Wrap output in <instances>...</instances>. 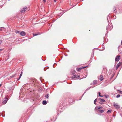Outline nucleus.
I'll return each mask as SVG.
<instances>
[{"label": "nucleus", "mask_w": 122, "mask_h": 122, "mask_svg": "<svg viewBox=\"0 0 122 122\" xmlns=\"http://www.w3.org/2000/svg\"><path fill=\"white\" fill-rule=\"evenodd\" d=\"M118 51H120L119 50V47H118Z\"/></svg>", "instance_id": "33"}, {"label": "nucleus", "mask_w": 122, "mask_h": 122, "mask_svg": "<svg viewBox=\"0 0 122 122\" xmlns=\"http://www.w3.org/2000/svg\"><path fill=\"white\" fill-rule=\"evenodd\" d=\"M40 34V33H38V34H36V33H33V35L34 36H36L37 35H39Z\"/></svg>", "instance_id": "16"}, {"label": "nucleus", "mask_w": 122, "mask_h": 122, "mask_svg": "<svg viewBox=\"0 0 122 122\" xmlns=\"http://www.w3.org/2000/svg\"><path fill=\"white\" fill-rule=\"evenodd\" d=\"M97 82V81L95 80L93 81V84H96Z\"/></svg>", "instance_id": "14"}, {"label": "nucleus", "mask_w": 122, "mask_h": 122, "mask_svg": "<svg viewBox=\"0 0 122 122\" xmlns=\"http://www.w3.org/2000/svg\"><path fill=\"white\" fill-rule=\"evenodd\" d=\"M47 104V102L46 101L44 100L42 102V104L43 105H45Z\"/></svg>", "instance_id": "12"}, {"label": "nucleus", "mask_w": 122, "mask_h": 122, "mask_svg": "<svg viewBox=\"0 0 122 122\" xmlns=\"http://www.w3.org/2000/svg\"><path fill=\"white\" fill-rule=\"evenodd\" d=\"M113 104L114 107L115 108L117 109H119L120 108V106L117 103H115V102L113 103Z\"/></svg>", "instance_id": "3"}, {"label": "nucleus", "mask_w": 122, "mask_h": 122, "mask_svg": "<svg viewBox=\"0 0 122 122\" xmlns=\"http://www.w3.org/2000/svg\"><path fill=\"white\" fill-rule=\"evenodd\" d=\"M120 95L119 94L117 95L116 96V97L117 98H118L120 97Z\"/></svg>", "instance_id": "24"}, {"label": "nucleus", "mask_w": 122, "mask_h": 122, "mask_svg": "<svg viewBox=\"0 0 122 122\" xmlns=\"http://www.w3.org/2000/svg\"><path fill=\"white\" fill-rule=\"evenodd\" d=\"M116 10V7H114L113 8V10L114 11H115V10Z\"/></svg>", "instance_id": "26"}, {"label": "nucleus", "mask_w": 122, "mask_h": 122, "mask_svg": "<svg viewBox=\"0 0 122 122\" xmlns=\"http://www.w3.org/2000/svg\"><path fill=\"white\" fill-rule=\"evenodd\" d=\"M121 43L122 45V41H121Z\"/></svg>", "instance_id": "36"}, {"label": "nucleus", "mask_w": 122, "mask_h": 122, "mask_svg": "<svg viewBox=\"0 0 122 122\" xmlns=\"http://www.w3.org/2000/svg\"><path fill=\"white\" fill-rule=\"evenodd\" d=\"M99 99L101 100L100 101L101 102H105V101L104 99H102L101 98H100Z\"/></svg>", "instance_id": "20"}, {"label": "nucleus", "mask_w": 122, "mask_h": 122, "mask_svg": "<svg viewBox=\"0 0 122 122\" xmlns=\"http://www.w3.org/2000/svg\"><path fill=\"white\" fill-rule=\"evenodd\" d=\"M112 28V27L111 25V26H110V25L108 24V25H107L106 27V30L107 31L110 30Z\"/></svg>", "instance_id": "4"}, {"label": "nucleus", "mask_w": 122, "mask_h": 122, "mask_svg": "<svg viewBox=\"0 0 122 122\" xmlns=\"http://www.w3.org/2000/svg\"><path fill=\"white\" fill-rule=\"evenodd\" d=\"M110 16L109 15H109L107 17V20H108V17H109V18H110Z\"/></svg>", "instance_id": "28"}, {"label": "nucleus", "mask_w": 122, "mask_h": 122, "mask_svg": "<svg viewBox=\"0 0 122 122\" xmlns=\"http://www.w3.org/2000/svg\"><path fill=\"white\" fill-rule=\"evenodd\" d=\"M14 76H12L11 77H13Z\"/></svg>", "instance_id": "39"}, {"label": "nucleus", "mask_w": 122, "mask_h": 122, "mask_svg": "<svg viewBox=\"0 0 122 122\" xmlns=\"http://www.w3.org/2000/svg\"><path fill=\"white\" fill-rule=\"evenodd\" d=\"M74 98L72 96H70L68 98V100L69 102H72L74 101Z\"/></svg>", "instance_id": "1"}, {"label": "nucleus", "mask_w": 122, "mask_h": 122, "mask_svg": "<svg viewBox=\"0 0 122 122\" xmlns=\"http://www.w3.org/2000/svg\"><path fill=\"white\" fill-rule=\"evenodd\" d=\"M111 111L110 110H108L107 112V113H110L111 112Z\"/></svg>", "instance_id": "22"}, {"label": "nucleus", "mask_w": 122, "mask_h": 122, "mask_svg": "<svg viewBox=\"0 0 122 122\" xmlns=\"http://www.w3.org/2000/svg\"><path fill=\"white\" fill-rule=\"evenodd\" d=\"M43 1L44 2H46V0H43Z\"/></svg>", "instance_id": "30"}, {"label": "nucleus", "mask_w": 122, "mask_h": 122, "mask_svg": "<svg viewBox=\"0 0 122 122\" xmlns=\"http://www.w3.org/2000/svg\"><path fill=\"white\" fill-rule=\"evenodd\" d=\"M2 30L1 28H0V31H1Z\"/></svg>", "instance_id": "32"}, {"label": "nucleus", "mask_w": 122, "mask_h": 122, "mask_svg": "<svg viewBox=\"0 0 122 122\" xmlns=\"http://www.w3.org/2000/svg\"><path fill=\"white\" fill-rule=\"evenodd\" d=\"M80 76L78 75H74L72 76V78L73 79L75 80L79 79Z\"/></svg>", "instance_id": "2"}, {"label": "nucleus", "mask_w": 122, "mask_h": 122, "mask_svg": "<svg viewBox=\"0 0 122 122\" xmlns=\"http://www.w3.org/2000/svg\"><path fill=\"white\" fill-rule=\"evenodd\" d=\"M49 96V94H47L45 96V97L46 98H48Z\"/></svg>", "instance_id": "13"}, {"label": "nucleus", "mask_w": 122, "mask_h": 122, "mask_svg": "<svg viewBox=\"0 0 122 122\" xmlns=\"http://www.w3.org/2000/svg\"><path fill=\"white\" fill-rule=\"evenodd\" d=\"M120 56L119 55H117L116 56V57L115 58V61H118L120 59Z\"/></svg>", "instance_id": "5"}, {"label": "nucleus", "mask_w": 122, "mask_h": 122, "mask_svg": "<svg viewBox=\"0 0 122 122\" xmlns=\"http://www.w3.org/2000/svg\"><path fill=\"white\" fill-rule=\"evenodd\" d=\"M117 91L118 92H118V93H120L121 94H122V92L120 90H117Z\"/></svg>", "instance_id": "19"}, {"label": "nucleus", "mask_w": 122, "mask_h": 122, "mask_svg": "<svg viewBox=\"0 0 122 122\" xmlns=\"http://www.w3.org/2000/svg\"><path fill=\"white\" fill-rule=\"evenodd\" d=\"M122 63L121 62H120L118 63L117 65L116 70H117L118 67L122 65Z\"/></svg>", "instance_id": "6"}, {"label": "nucleus", "mask_w": 122, "mask_h": 122, "mask_svg": "<svg viewBox=\"0 0 122 122\" xmlns=\"http://www.w3.org/2000/svg\"><path fill=\"white\" fill-rule=\"evenodd\" d=\"M3 49H0V51H2L3 50Z\"/></svg>", "instance_id": "29"}, {"label": "nucleus", "mask_w": 122, "mask_h": 122, "mask_svg": "<svg viewBox=\"0 0 122 122\" xmlns=\"http://www.w3.org/2000/svg\"><path fill=\"white\" fill-rule=\"evenodd\" d=\"M103 108V107H98V109H102Z\"/></svg>", "instance_id": "23"}, {"label": "nucleus", "mask_w": 122, "mask_h": 122, "mask_svg": "<svg viewBox=\"0 0 122 122\" xmlns=\"http://www.w3.org/2000/svg\"><path fill=\"white\" fill-rule=\"evenodd\" d=\"M15 33L16 34H20V32L19 30H16L15 31Z\"/></svg>", "instance_id": "17"}, {"label": "nucleus", "mask_w": 122, "mask_h": 122, "mask_svg": "<svg viewBox=\"0 0 122 122\" xmlns=\"http://www.w3.org/2000/svg\"><path fill=\"white\" fill-rule=\"evenodd\" d=\"M81 69H82L81 68H76V70L77 71H80V70H81Z\"/></svg>", "instance_id": "18"}, {"label": "nucleus", "mask_w": 122, "mask_h": 122, "mask_svg": "<svg viewBox=\"0 0 122 122\" xmlns=\"http://www.w3.org/2000/svg\"><path fill=\"white\" fill-rule=\"evenodd\" d=\"M34 82V81H33V83H34V84H35V83Z\"/></svg>", "instance_id": "37"}, {"label": "nucleus", "mask_w": 122, "mask_h": 122, "mask_svg": "<svg viewBox=\"0 0 122 122\" xmlns=\"http://www.w3.org/2000/svg\"><path fill=\"white\" fill-rule=\"evenodd\" d=\"M27 10V8L25 7L23 8V9L21 10V13H23Z\"/></svg>", "instance_id": "7"}, {"label": "nucleus", "mask_w": 122, "mask_h": 122, "mask_svg": "<svg viewBox=\"0 0 122 122\" xmlns=\"http://www.w3.org/2000/svg\"><path fill=\"white\" fill-rule=\"evenodd\" d=\"M98 94H99V95L100 97H103V96H101L100 95L101 93L100 92H99Z\"/></svg>", "instance_id": "25"}, {"label": "nucleus", "mask_w": 122, "mask_h": 122, "mask_svg": "<svg viewBox=\"0 0 122 122\" xmlns=\"http://www.w3.org/2000/svg\"><path fill=\"white\" fill-rule=\"evenodd\" d=\"M99 113H102L104 112V110H101L98 111Z\"/></svg>", "instance_id": "11"}, {"label": "nucleus", "mask_w": 122, "mask_h": 122, "mask_svg": "<svg viewBox=\"0 0 122 122\" xmlns=\"http://www.w3.org/2000/svg\"><path fill=\"white\" fill-rule=\"evenodd\" d=\"M22 73H23V72H21L20 74V76H19V78L18 79H17V80H19L20 79V78H21V76H22Z\"/></svg>", "instance_id": "15"}, {"label": "nucleus", "mask_w": 122, "mask_h": 122, "mask_svg": "<svg viewBox=\"0 0 122 122\" xmlns=\"http://www.w3.org/2000/svg\"><path fill=\"white\" fill-rule=\"evenodd\" d=\"M99 79L101 81H102L103 80V77L102 75H101L100 76Z\"/></svg>", "instance_id": "10"}, {"label": "nucleus", "mask_w": 122, "mask_h": 122, "mask_svg": "<svg viewBox=\"0 0 122 122\" xmlns=\"http://www.w3.org/2000/svg\"><path fill=\"white\" fill-rule=\"evenodd\" d=\"M54 1L55 2H56V1L55 0H54Z\"/></svg>", "instance_id": "38"}, {"label": "nucleus", "mask_w": 122, "mask_h": 122, "mask_svg": "<svg viewBox=\"0 0 122 122\" xmlns=\"http://www.w3.org/2000/svg\"><path fill=\"white\" fill-rule=\"evenodd\" d=\"M97 98L96 99H95V100H94V104H96V102L97 101Z\"/></svg>", "instance_id": "21"}, {"label": "nucleus", "mask_w": 122, "mask_h": 122, "mask_svg": "<svg viewBox=\"0 0 122 122\" xmlns=\"http://www.w3.org/2000/svg\"><path fill=\"white\" fill-rule=\"evenodd\" d=\"M2 43L1 41L0 40V44H1Z\"/></svg>", "instance_id": "34"}, {"label": "nucleus", "mask_w": 122, "mask_h": 122, "mask_svg": "<svg viewBox=\"0 0 122 122\" xmlns=\"http://www.w3.org/2000/svg\"><path fill=\"white\" fill-rule=\"evenodd\" d=\"M91 87H88V88L86 90V91H87V90H89L90 89V88Z\"/></svg>", "instance_id": "27"}, {"label": "nucleus", "mask_w": 122, "mask_h": 122, "mask_svg": "<svg viewBox=\"0 0 122 122\" xmlns=\"http://www.w3.org/2000/svg\"><path fill=\"white\" fill-rule=\"evenodd\" d=\"M20 34L22 36H24L25 35L26 33L25 32L22 31L20 32Z\"/></svg>", "instance_id": "8"}, {"label": "nucleus", "mask_w": 122, "mask_h": 122, "mask_svg": "<svg viewBox=\"0 0 122 122\" xmlns=\"http://www.w3.org/2000/svg\"><path fill=\"white\" fill-rule=\"evenodd\" d=\"M87 66H86V67H82V68H85L86 67H87Z\"/></svg>", "instance_id": "31"}, {"label": "nucleus", "mask_w": 122, "mask_h": 122, "mask_svg": "<svg viewBox=\"0 0 122 122\" xmlns=\"http://www.w3.org/2000/svg\"><path fill=\"white\" fill-rule=\"evenodd\" d=\"M8 101V98H5V100L2 102V103L4 104H5Z\"/></svg>", "instance_id": "9"}, {"label": "nucleus", "mask_w": 122, "mask_h": 122, "mask_svg": "<svg viewBox=\"0 0 122 122\" xmlns=\"http://www.w3.org/2000/svg\"><path fill=\"white\" fill-rule=\"evenodd\" d=\"M100 103L101 104H102V103L100 101Z\"/></svg>", "instance_id": "35"}]
</instances>
